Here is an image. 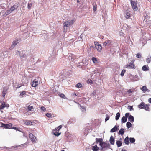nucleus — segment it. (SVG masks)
Returning <instances> with one entry per match:
<instances>
[{"mask_svg":"<svg viewBox=\"0 0 151 151\" xmlns=\"http://www.w3.org/2000/svg\"><path fill=\"white\" fill-rule=\"evenodd\" d=\"M52 133L54 135L57 136H59L61 134V133H59V131L55 129L53 130Z\"/></svg>","mask_w":151,"mask_h":151,"instance_id":"9b49d317","label":"nucleus"},{"mask_svg":"<svg viewBox=\"0 0 151 151\" xmlns=\"http://www.w3.org/2000/svg\"><path fill=\"white\" fill-rule=\"evenodd\" d=\"M19 3H15L11 7V9L13 11L14 10L16 9L18 7L19 5Z\"/></svg>","mask_w":151,"mask_h":151,"instance_id":"6e6552de","label":"nucleus"},{"mask_svg":"<svg viewBox=\"0 0 151 151\" xmlns=\"http://www.w3.org/2000/svg\"><path fill=\"white\" fill-rule=\"evenodd\" d=\"M150 59H151V56H150Z\"/></svg>","mask_w":151,"mask_h":151,"instance_id":"774afa93","label":"nucleus"},{"mask_svg":"<svg viewBox=\"0 0 151 151\" xmlns=\"http://www.w3.org/2000/svg\"><path fill=\"white\" fill-rule=\"evenodd\" d=\"M127 127L128 128L131 127L132 126V124L129 122H127L126 124Z\"/></svg>","mask_w":151,"mask_h":151,"instance_id":"2f4dec72","label":"nucleus"},{"mask_svg":"<svg viewBox=\"0 0 151 151\" xmlns=\"http://www.w3.org/2000/svg\"><path fill=\"white\" fill-rule=\"evenodd\" d=\"M136 57L138 58H140L142 57V55L140 53H138L137 54Z\"/></svg>","mask_w":151,"mask_h":151,"instance_id":"37998d69","label":"nucleus"},{"mask_svg":"<svg viewBox=\"0 0 151 151\" xmlns=\"http://www.w3.org/2000/svg\"><path fill=\"white\" fill-rule=\"evenodd\" d=\"M96 47L99 52H100L101 51L102 48V46L100 44H98L97 45H96Z\"/></svg>","mask_w":151,"mask_h":151,"instance_id":"dca6fc26","label":"nucleus"},{"mask_svg":"<svg viewBox=\"0 0 151 151\" xmlns=\"http://www.w3.org/2000/svg\"><path fill=\"white\" fill-rule=\"evenodd\" d=\"M19 56L21 59H22L24 58H25L26 55L25 54L20 55Z\"/></svg>","mask_w":151,"mask_h":151,"instance_id":"79ce46f5","label":"nucleus"},{"mask_svg":"<svg viewBox=\"0 0 151 151\" xmlns=\"http://www.w3.org/2000/svg\"><path fill=\"white\" fill-rule=\"evenodd\" d=\"M148 102L150 103H151V98H149L148 99Z\"/></svg>","mask_w":151,"mask_h":151,"instance_id":"052dcab7","label":"nucleus"},{"mask_svg":"<svg viewBox=\"0 0 151 151\" xmlns=\"http://www.w3.org/2000/svg\"><path fill=\"white\" fill-rule=\"evenodd\" d=\"M124 143L127 145H129V138L128 137L125 138L124 140Z\"/></svg>","mask_w":151,"mask_h":151,"instance_id":"412c9836","label":"nucleus"},{"mask_svg":"<svg viewBox=\"0 0 151 151\" xmlns=\"http://www.w3.org/2000/svg\"><path fill=\"white\" fill-rule=\"evenodd\" d=\"M141 89L143 91L144 93H145L146 91L147 92L148 89L145 86H142L141 88Z\"/></svg>","mask_w":151,"mask_h":151,"instance_id":"6ab92c4d","label":"nucleus"},{"mask_svg":"<svg viewBox=\"0 0 151 151\" xmlns=\"http://www.w3.org/2000/svg\"><path fill=\"white\" fill-rule=\"evenodd\" d=\"M21 86H19L18 87H17V88H20Z\"/></svg>","mask_w":151,"mask_h":151,"instance_id":"69168bd1","label":"nucleus"},{"mask_svg":"<svg viewBox=\"0 0 151 151\" xmlns=\"http://www.w3.org/2000/svg\"><path fill=\"white\" fill-rule=\"evenodd\" d=\"M29 137L31 141L34 143L36 142L37 141V138L32 133H30L29 135Z\"/></svg>","mask_w":151,"mask_h":151,"instance_id":"7ed1b4c3","label":"nucleus"},{"mask_svg":"<svg viewBox=\"0 0 151 151\" xmlns=\"http://www.w3.org/2000/svg\"><path fill=\"white\" fill-rule=\"evenodd\" d=\"M1 105L3 106H4V108L5 107H8L9 106V105L8 104H6L5 102H3L2 103Z\"/></svg>","mask_w":151,"mask_h":151,"instance_id":"f704fd0d","label":"nucleus"},{"mask_svg":"<svg viewBox=\"0 0 151 151\" xmlns=\"http://www.w3.org/2000/svg\"><path fill=\"white\" fill-rule=\"evenodd\" d=\"M145 105V104L144 102H141L139 105H138V107L139 108L141 109H144V107Z\"/></svg>","mask_w":151,"mask_h":151,"instance_id":"a211bd4d","label":"nucleus"},{"mask_svg":"<svg viewBox=\"0 0 151 151\" xmlns=\"http://www.w3.org/2000/svg\"><path fill=\"white\" fill-rule=\"evenodd\" d=\"M38 81H36V80H34L32 82V87H35L38 85Z\"/></svg>","mask_w":151,"mask_h":151,"instance_id":"ddd939ff","label":"nucleus"},{"mask_svg":"<svg viewBox=\"0 0 151 151\" xmlns=\"http://www.w3.org/2000/svg\"><path fill=\"white\" fill-rule=\"evenodd\" d=\"M96 142L97 143L98 142H100V144L102 143L103 142V139L102 138H96Z\"/></svg>","mask_w":151,"mask_h":151,"instance_id":"4be33fe9","label":"nucleus"},{"mask_svg":"<svg viewBox=\"0 0 151 151\" xmlns=\"http://www.w3.org/2000/svg\"><path fill=\"white\" fill-rule=\"evenodd\" d=\"M77 3H79V0H77Z\"/></svg>","mask_w":151,"mask_h":151,"instance_id":"0e129e2a","label":"nucleus"},{"mask_svg":"<svg viewBox=\"0 0 151 151\" xmlns=\"http://www.w3.org/2000/svg\"><path fill=\"white\" fill-rule=\"evenodd\" d=\"M128 109H129L130 111L132 109H133V108L132 106H128Z\"/></svg>","mask_w":151,"mask_h":151,"instance_id":"de8ad7c7","label":"nucleus"},{"mask_svg":"<svg viewBox=\"0 0 151 151\" xmlns=\"http://www.w3.org/2000/svg\"><path fill=\"white\" fill-rule=\"evenodd\" d=\"M92 149L93 151H98L99 149V147L96 145L93 146Z\"/></svg>","mask_w":151,"mask_h":151,"instance_id":"b1692460","label":"nucleus"},{"mask_svg":"<svg viewBox=\"0 0 151 151\" xmlns=\"http://www.w3.org/2000/svg\"><path fill=\"white\" fill-rule=\"evenodd\" d=\"M20 53V52H19V51H17V54H18V53Z\"/></svg>","mask_w":151,"mask_h":151,"instance_id":"680f3d73","label":"nucleus"},{"mask_svg":"<svg viewBox=\"0 0 151 151\" xmlns=\"http://www.w3.org/2000/svg\"><path fill=\"white\" fill-rule=\"evenodd\" d=\"M87 82L88 83L92 84L93 83V81L91 79H88L87 81Z\"/></svg>","mask_w":151,"mask_h":151,"instance_id":"ea45409f","label":"nucleus"},{"mask_svg":"<svg viewBox=\"0 0 151 151\" xmlns=\"http://www.w3.org/2000/svg\"><path fill=\"white\" fill-rule=\"evenodd\" d=\"M127 92L128 94H130L132 92V89H129L127 91Z\"/></svg>","mask_w":151,"mask_h":151,"instance_id":"603ef678","label":"nucleus"},{"mask_svg":"<svg viewBox=\"0 0 151 151\" xmlns=\"http://www.w3.org/2000/svg\"><path fill=\"white\" fill-rule=\"evenodd\" d=\"M127 118L125 116H123L122 119V122L123 123H125L127 121Z\"/></svg>","mask_w":151,"mask_h":151,"instance_id":"bb28decb","label":"nucleus"},{"mask_svg":"<svg viewBox=\"0 0 151 151\" xmlns=\"http://www.w3.org/2000/svg\"><path fill=\"white\" fill-rule=\"evenodd\" d=\"M150 60H151L150 57V58H148L146 59V62H147V63H150Z\"/></svg>","mask_w":151,"mask_h":151,"instance_id":"8fccbe9b","label":"nucleus"},{"mask_svg":"<svg viewBox=\"0 0 151 151\" xmlns=\"http://www.w3.org/2000/svg\"><path fill=\"white\" fill-rule=\"evenodd\" d=\"M81 108H82V109H83L84 110L86 111V109L85 107H82L81 106Z\"/></svg>","mask_w":151,"mask_h":151,"instance_id":"bf43d9fd","label":"nucleus"},{"mask_svg":"<svg viewBox=\"0 0 151 151\" xmlns=\"http://www.w3.org/2000/svg\"><path fill=\"white\" fill-rule=\"evenodd\" d=\"M99 145L101 147L102 150L103 148L109 147L110 146L109 144L106 143V142H103L101 144V143L99 144Z\"/></svg>","mask_w":151,"mask_h":151,"instance_id":"423d86ee","label":"nucleus"},{"mask_svg":"<svg viewBox=\"0 0 151 151\" xmlns=\"http://www.w3.org/2000/svg\"><path fill=\"white\" fill-rule=\"evenodd\" d=\"M34 108L33 106L30 105H29L28 106V109L29 111H33Z\"/></svg>","mask_w":151,"mask_h":151,"instance_id":"7c9ffc66","label":"nucleus"},{"mask_svg":"<svg viewBox=\"0 0 151 151\" xmlns=\"http://www.w3.org/2000/svg\"><path fill=\"white\" fill-rule=\"evenodd\" d=\"M26 93V92L25 91H23L22 92V93H20V96H22L24 95Z\"/></svg>","mask_w":151,"mask_h":151,"instance_id":"49530a36","label":"nucleus"},{"mask_svg":"<svg viewBox=\"0 0 151 151\" xmlns=\"http://www.w3.org/2000/svg\"><path fill=\"white\" fill-rule=\"evenodd\" d=\"M62 127V125H60L58 127H57L55 128V129H56L57 130L59 131V130Z\"/></svg>","mask_w":151,"mask_h":151,"instance_id":"e433bc0d","label":"nucleus"},{"mask_svg":"<svg viewBox=\"0 0 151 151\" xmlns=\"http://www.w3.org/2000/svg\"><path fill=\"white\" fill-rule=\"evenodd\" d=\"M92 60L93 62L95 63H96L98 62L97 58L95 57H93L92 58Z\"/></svg>","mask_w":151,"mask_h":151,"instance_id":"72a5a7b5","label":"nucleus"},{"mask_svg":"<svg viewBox=\"0 0 151 151\" xmlns=\"http://www.w3.org/2000/svg\"><path fill=\"white\" fill-rule=\"evenodd\" d=\"M32 122L31 121H26L24 122L25 124L28 126L31 125H32Z\"/></svg>","mask_w":151,"mask_h":151,"instance_id":"a878e982","label":"nucleus"},{"mask_svg":"<svg viewBox=\"0 0 151 151\" xmlns=\"http://www.w3.org/2000/svg\"><path fill=\"white\" fill-rule=\"evenodd\" d=\"M65 27H63V31L64 32H66L67 31V28L66 29L65 28Z\"/></svg>","mask_w":151,"mask_h":151,"instance_id":"5fc2aeb1","label":"nucleus"},{"mask_svg":"<svg viewBox=\"0 0 151 151\" xmlns=\"http://www.w3.org/2000/svg\"><path fill=\"white\" fill-rule=\"evenodd\" d=\"M134 60H132L129 63V65L127 66V67H129L133 69H135L136 66L134 64Z\"/></svg>","mask_w":151,"mask_h":151,"instance_id":"20e7f679","label":"nucleus"},{"mask_svg":"<svg viewBox=\"0 0 151 151\" xmlns=\"http://www.w3.org/2000/svg\"><path fill=\"white\" fill-rule=\"evenodd\" d=\"M41 109L42 111H46V109L44 106L41 107Z\"/></svg>","mask_w":151,"mask_h":151,"instance_id":"a18cd8bd","label":"nucleus"},{"mask_svg":"<svg viewBox=\"0 0 151 151\" xmlns=\"http://www.w3.org/2000/svg\"><path fill=\"white\" fill-rule=\"evenodd\" d=\"M77 95L76 94V93H74L72 94V96H76Z\"/></svg>","mask_w":151,"mask_h":151,"instance_id":"4d7b16f0","label":"nucleus"},{"mask_svg":"<svg viewBox=\"0 0 151 151\" xmlns=\"http://www.w3.org/2000/svg\"><path fill=\"white\" fill-rule=\"evenodd\" d=\"M109 141L111 145H114V137L113 136H111L110 137Z\"/></svg>","mask_w":151,"mask_h":151,"instance_id":"aec40b11","label":"nucleus"},{"mask_svg":"<svg viewBox=\"0 0 151 151\" xmlns=\"http://www.w3.org/2000/svg\"><path fill=\"white\" fill-rule=\"evenodd\" d=\"M60 96L62 98L65 99V95L63 94H61L60 95Z\"/></svg>","mask_w":151,"mask_h":151,"instance_id":"09e8293b","label":"nucleus"},{"mask_svg":"<svg viewBox=\"0 0 151 151\" xmlns=\"http://www.w3.org/2000/svg\"><path fill=\"white\" fill-rule=\"evenodd\" d=\"M128 120L131 122H133L134 121V118L133 116L130 115L128 118Z\"/></svg>","mask_w":151,"mask_h":151,"instance_id":"5701e85b","label":"nucleus"},{"mask_svg":"<svg viewBox=\"0 0 151 151\" xmlns=\"http://www.w3.org/2000/svg\"><path fill=\"white\" fill-rule=\"evenodd\" d=\"M144 109H145L146 111H149V107L146 104L145 105Z\"/></svg>","mask_w":151,"mask_h":151,"instance_id":"c9c22d12","label":"nucleus"},{"mask_svg":"<svg viewBox=\"0 0 151 151\" xmlns=\"http://www.w3.org/2000/svg\"><path fill=\"white\" fill-rule=\"evenodd\" d=\"M4 108V106H3L2 105L0 106V109H3Z\"/></svg>","mask_w":151,"mask_h":151,"instance_id":"6e6d98bb","label":"nucleus"},{"mask_svg":"<svg viewBox=\"0 0 151 151\" xmlns=\"http://www.w3.org/2000/svg\"><path fill=\"white\" fill-rule=\"evenodd\" d=\"M82 86V85L81 83H78L76 86V87L78 88H80Z\"/></svg>","mask_w":151,"mask_h":151,"instance_id":"4c0bfd02","label":"nucleus"},{"mask_svg":"<svg viewBox=\"0 0 151 151\" xmlns=\"http://www.w3.org/2000/svg\"><path fill=\"white\" fill-rule=\"evenodd\" d=\"M19 40L18 39H16L13 42L12 44L11 45V47H15L17 44L19 43Z\"/></svg>","mask_w":151,"mask_h":151,"instance_id":"4468645a","label":"nucleus"},{"mask_svg":"<svg viewBox=\"0 0 151 151\" xmlns=\"http://www.w3.org/2000/svg\"><path fill=\"white\" fill-rule=\"evenodd\" d=\"M32 6V4L31 3H28V6L27 7L28 9H30L31 8V7Z\"/></svg>","mask_w":151,"mask_h":151,"instance_id":"a19ab883","label":"nucleus"},{"mask_svg":"<svg viewBox=\"0 0 151 151\" xmlns=\"http://www.w3.org/2000/svg\"><path fill=\"white\" fill-rule=\"evenodd\" d=\"M131 12L129 9L126 10L125 12V16L127 19H128L131 16Z\"/></svg>","mask_w":151,"mask_h":151,"instance_id":"39448f33","label":"nucleus"},{"mask_svg":"<svg viewBox=\"0 0 151 151\" xmlns=\"http://www.w3.org/2000/svg\"><path fill=\"white\" fill-rule=\"evenodd\" d=\"M130 2L133 9L135 11L137 10L138 9V7L137 6V1H130Z\"/></svg>","mask_w":151,"mask_h":151,"instance_id":"f03ea898","label":"nucleus"},{"mask_svg":"<svg viewBox=\"0 0 151 151\" xmlns=\"http://www.w3.org/2000/svg\"><path fill=\"white\" fill-rule=\"evenodd\" d=\"M129 141L131 143H134L135 142V139L134 138H129Z\"/></svg>","mask_w":151,"mask_h":151,"instance_id":"473e14b6","label":"nucleus"},{"mask_svg":"<svg viewBox=\"0 0 151 151\" xmlns=\"http://www.w3.org/2000/svg\"><path fill=\"white\" fill-rule=\"evenodd\" d=\"M11 129H15V130H17V128H16V127H12L11 128Z\"/></svg>","mask_w":151,"mask_h":151,"instance_id":"13d9d810","label":"nucleus"},{"mask_svg":"<svg viewBox=\"0 0 151 151\" xmlns=\"http://www.w3.org/2000/svg\"><path fill=\"white\" fill-rule=\"evenodd\" d=\"M149 68L148 65H145L143 66L142 69L143 70L146 71L149 70Z\"/></svg>","mask_w":151,"mask_h":151,"instance_id":"2eb2a0df","label":"nucleus"},{"mask_svg":"<svg viewBox=\"0 0 151 151\" xmlns=\"http://www.w3.org/2000/svg\"><path fill=\"white\" fill-rule=\"evenodd\" d=\"M12 12L13 11H12L11 8L7 10L6 12V15H8Z\"/></svg>","mask_w":151,"mask_h":151,"instance_id":"c85d7f7f","label":"nucleus"},{"mask_svg":"<svg viewBox=\"0 0 151 151\" xmlns=\"http://www.w3.org/2000/svg\"><path fill=\"white\" fill-rule=\"evenodd\" d=\"M126 72V70H123L121 73V75L122 76H124L125 73V72Z\"/></svg>","mask_w":151,"mask_h":151,"instance_id":"58836bf2","label":"nucleus"},{"mask_svg":"<svg viewBox=\"0 0 151 151\" xmlns=\"http://www.w3.org/2000/svg\"><path fill=\"white\" fill-rule=\"evenodd\" d=\"M109 119V116L107 114L106 115V118L105 119V122H106V121H107V120H108Z\"/></svg>","mask_w":151,"mask_h":151,"instance_id":"c03bdc74","label":"nucleus"},{"mask_svg":"<svg viewBox=\"0 0 151 151\" xmlns=\"http://www.w3.org/2000/svg\"><path fill=\"white\" fill-rule=\"evenodd\" d=\"M122 151H126L125 150H122Z\"/></svg>","mask_w":151,"mask_h":151,"instance_id":"e2e57ef3","label":"nucleus"},{"mask_svg":"<svg viewBox=\"0 0 151 151\" xmlns=\"http://www.w3.org/2000/svg\"><path fill=\"white\" fill-rule=\"evenodd\" d=\"M75 21V19L68 21H65L63 23V27H68L70 25H72Z\"/></svg>","mask_w":151,"mask_h":151,"instance_id":"f257e3e1","label":"nucleus"},{"mask_svg":"<svg viewBox=\"0 0 151 151\" xmlns=\"http://www.w3.org/2000/svg\"><path fill=\"white\" fill-rule=\"evenodd\" d=\"M97 10V5L94 6H93V10L94 11H96Z\"/></svg>","mask_w":151,"mask_h":151,"instance_id":"864d4df0","label":"nucleus"},{"mask_svg":"<svg viewBox=\"0 0 151 151\" xmlns=\"http://www.w3.org/2000/svg\"><path fill=\"white\" fill-rule=\"evenodd\" d=\"M8 90V88L7 87H4L3 88V90L2 92V95L3 97L5 96V95L7 93V92Z\"/></svg>","mask_w":151,"mask_h":151,"instance_id":"1a4fd4ad","label":"nucleus"},{"mask_svg":"<svg viewBox=\"0 0 151 151\" xmlns=\"http://www.w3.org/2000/svg\"><path fill=\"white\" fill-rule=\"evenodd\" d=\"M61 151H65L63 150H61Z\"/></svg>","mask_w":151,"mask_h":151,"instance_id":"338daca9","label":"nucleus"},{"mask_svg":"<svg viewBox=\"0 0 151 151\" xmlns=\"http://www.w3.org/2000/svg\"><path fill=\"white\" fill-rule=\"evenodd\" d=\"M116 143L118 147H120L122 145L121 142L119 140L117 141Z\"/></svg>","mask_w":151,"mask_h":151,"instance_id":"c756f323","label":"nucleus"},{"mask_svg":"<svg viewBox=\"0 0 151 151\" xmlns=\"http://www.w3.org/2000/svg\"><path fill=\"white\" fill-rule=\"evenodd\" d=\"M12 125V124L11 123L8 124H2V127L5 129H11Z\"/></svg>","mask_w":151,"mask_h":151,"instance_id":"0eeeda50","label":"nucleus"},{"mask_svg":"<svg viewBox=\"0 0 151 151\" xmlns=\"http://www.w3.org/2000/svg\"><path fill=\"white\" fill-rule=\"evenodd\" d=\"M112 42H111L110 40H108L107 41H106L104 43L103 45L105 46L107 45L109 46L111 44V43Z\"/></svg>","mask_w":151,"mask_h":151,"instance_id":"f8f14e48","label":"nucleus"},{"mask_svg":"<svg viewBox=\"0 0 151 151\" xmlns=\"http://www.w3.org/2000/svg\"><path fill=\"white\" fill-rule=\"evenodd\" d=\"M46 116L50 119L51 118H52V117H54L55 116V114L50 113H47L46 114Z\"/></svg>","mask_w":151,"mask_h":151,"instance_id":"f3484780","label":"nucleus"},{"mask_svg":"<svg viewBox=\"0 0 151 151\" xmlns=\"http://www.w3.org/2000/svg\"><path fill=\"white\" fill-rule=\"evenodd\" d=\"M130 114L129 113H127L125 114V117H126L127 118L129 116V115Z\"/></svg>","mask_w":151,"mask_h":151,"instance_id":"3c124183","label":"nucleus"},{"mask_svg":"<svg viewBox=\"0 0 151 151\" xmlns=\"http://www.w3.org/2000/svg\"><path fill=\"white\" fill-rule=\"evenodd\" d=\"M124 132V129L123 128H121L119 131L118 134L121 135H123Z\"/></svg>","mask_w":151,"mask_h":151,"instance_id":"393cba45","label":"nucleus"},{"mask_svg":"<svg viewBox=\"0 0 151 151\" xmlns=\"http://www.w3.org/2000/svg\"><path fill=\"white\" fill-rule=\"evenodd\" d=\"M119 129V126L115 125L110 131L111 132H114Z\"/></svg>","mask_w":151,"mask_h":151,"instance_id":"9d476101","label":"nucleus"},{"mask_svg":"<svg viewBox=\"0 0 151 151\" xmlns=\"http://www.w3.org/2000/svg\"><path fill=\"white\" fill-rule=\"evenodd\" d=\"M120 116V113L119 112H118L116 113L115 117V119L116 120H117L119 119Z\"/></svg>","mask_w":151,"mask_h":151,"instance_id":"cd10ccee","label":"nucleus"}]
</instances>
